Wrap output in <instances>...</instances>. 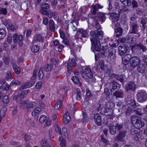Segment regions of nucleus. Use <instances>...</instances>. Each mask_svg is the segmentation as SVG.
I'll return each mask as SVG.
<instances>
[{
    "label": "nucleus",
    "mask_w": 147,
    "mask_h": 147,
    "mask_svg": "<svg viewBox=\"0 0 147 147\" xmlns=\"http://www.w3.org/2000/svg\"><path fill=\"white\" fill-rule=\"evenodd\" d=\"M78 32L77 29L74 26H73L72 27V29L70 31V33H68L67 32V33L69 35H71L72 36H73L76 35L77 34Z\"/></svg>",
    "instance_id": "nucleus-33"
},
{
    "label": "nucleus",
    "mask_w": 147,
    "mask_h": 147,
    "mask_svg": "<svg viewBox=\"0 0 147 147\" xmlns=\"http://www.w3.org/2000/svg\"><path fill=\"white\" fill-rule=\"evenodd\" d=\"M94 22L95 24V28H96L97 30L100 29L101 28V26L100 25L98 21L97 20H95L94 21Z\"/></svg>",
    "instance_id": "nucleus-54"
},
{
    "label": "nucleus",
    "mask_w": 147,
    "mask_h": 147,
    "mask_svg": "<svg viewBox=\"0 0 147 147\" xmlns=\"http://www.w3.org/2000/svg\"><path fill=\"white\" fill-rule=\"evenodd\" d=\"M78 32L81 34L82 37L83 38H86L87 37L88 34L86 31L83 29V28H80L78 29Z\"/></svg>",
    "instance_id": "nucleus-28"
},
{
    "label": "nucleus",
    "mask_w": 147,
    "mask_h": 147,
    "mask_svg": "<svg viewBox=\"0 0 147 147\" xmlns=\"http://www.w3.org/2000/svg\"><path fill=\"white\" fill-rule=\"evenodd\" d=\"M62 102L61 100H59L55 104L54 108L55 110H58L60 109L62 105Z\"/></svg>",
    "instance_id": "nucleus-37"
},
{
    "label": "nucleus",
    "mask_w": 147,
    "mask_h": 147,
    "mask_svg": "<svg viewBox=\"0 0 147 147\" xmlns=\"http://www.w3.org/2000/svg\"><path fill=\"white\" fill-rule=\"evenodd\" d=\"M70 120L71 118L69 116H67V117L63 118V122L65 124H66L69 123Z\"/></svg>",
    "instance_id": "nucleus-51"
},
{
    "label": "nucleus",
    "mask_w": 147,
    "mask_h": 147,
    "mask_svg": "<svg viewBox=\"0 0 147 147\" xmlns=\"http://www.w3.org/2000/svg\"><path fill=\"white\" fill-rule=\"evenodd\" d=\"M114 31L123 33V29L121 27L117 28L114 29Z\"/></svg>",
    "instance_id": "nucleus-64"
},
{
    "label": "nucleus",
    "mask_w": 147,
    "mask_h": 147,
    "mask_svg": "<svg viewBox=\"0 0 147 147\" xmlns=\"http://www.w3.org/2000/svg\"><path fill=\"white\" fill-rule=\"evenodd\" d=\"M41 9L40 10V12L44 15H47V11L46 9H49V4L47 3L42 4L41 5Z\"/></svg>",
    "instance_id": "nucleus-16"
},
{
    "label": "nucleus",
    "mask_w": 147,
    "mask_h": 147,
    "mask_svg": "<svg viewBox=\"0 0 147 147\" xmlns=\"http://www.w3.org/2000/svg\"><path fill=\"white\" fill-rule=\"evenodd\" d=\"M55 128L56 131L57 133H59V134H61V129L59 127L57 123H56L55 126Z\"/></svg>",
    "instance_id": "nucleus-52"
},
{
    "label": "nucleus",
    "mask_w": 147,
    "mask_h": 147,
    "mask_svg": "<svg viewBox=\"0 0 147 147\" xmlns=\"http://www.w3.org/2000/svg\"><path fill=\"white\" fill-rule=\"evenodd\" d=\"M128 49L129 47L125 45L119 46L118 48L119 55L121 56L123 55L127 52Z\"/></svg>",
    "instance_id": "nucleus-13"
},
{
    "label": "nucleus",
    "mask_w": 147,
    "mask_h": 147,
    "mask_svg": "<svg viewBox=\"0 0 147 147\" xmlns=\"http://www.w3.org/2000/svg\"><path fill=\"white\" fill-rule=\"evenodd\" d=\"M26 93H27V92L26 91H22L20 95V99H23L25 95H26Z\"/></svg>",
    "instance_id": "nucleus-58"
},
{
    "label": "nucleus",
    "mask_w": 147,
    "mask_h": 147,
    "mask_svg": "<svg viewBox=\"0 0 147 147\" xmlns=\"http://www.w3.org/2000/svg\"><path fill=\"white\" fill-rule=\"evenodd\" d=\"M127 132V131L125 130L119 131L118 135L115 138V140L118 142H124Z\"/></svg>",
    "instance_id": "nucleus-9"
},
{
    "label": "nucleus",
    "mask_w": 147,
    "mask_h": 147,
    "mask_svg": "<svg viewBox=\"0 0 147 147\" xmlns=\"http://www.w3.org/2000/svg\"><path fill=\"white\" fill-rule=\"evenodd\" d=\"M73 82L75 84H78L80 80L79 78L76 76H73L71 78Z\"/></svg>",
    "instance_id": "nucleus-49"
},
{
    "label": "nucleus",
    "mask_w": 147,
    "mask_h": 147,
    "mask_svg": "<svg viewBox=\"0 0 147 147\" xmlns=\"http://www.w3.org/2000/svg\"><path fill=\"white\" fill-rule=\"evenodd\" d=\"M115 127L116 129L118 131H121V130L123 128V124L117 123L115 125Z\"/></svg>",
    "instance_id": "nucleus-41"
},
{
    "label": "nucleus",
    "mask_w": 147,
    "mask_h": 147,
    "mask_svg": "<svg viewBox=\"0 0 147 147\" xmlns=\"http://www.w3.org/2000/svg\"><path fill=\"white\" fill-rule=\"evenodd\" d=\"M108 51L109 53V55L107 57L108 61L110 63L114 62L116 58L115 49L112 47H110Z\"/></svg>",
    "instance_id": "nucleus-7"
},
{
    "label": "nucleus",
    "mask_w": 147,
    "mask_h": 147,
    "mask_svg": "<svg viewBox=\"0 0 147 147\" xmlns=\"http://www.w3.org/2000/svg\"><path fill=\"white\" fill-rule=\"evenodd\" d=\"M116 78L117 80H119L121 83H123L125 78L123 75L119 74L116 76Z\"/></svg>",
    "instance_id": "nucleus-36"
},
{
    "label": "nucleus",
    "mask_w": 147,
    "mask_h": 147,
    "mask_svg": "<svg viewBox=\"0 0 147 147\" xmlns=\"http://www.w3.org/2000/svg\"><path fill=\"white\" fill-rule=\"evenodd\" d=\"M91 13L94 15L96 14V12L98 11V8H97L96 6L95 5H93L91 6Z\"/></svg>",
    "instance_id": "nucleus-31"
},
{
    "label": "nucleus",
    "mask_w": 147,
    "mask_h": 147,
    "mask_svg": "<svg viewBox=\"0 0 147 147\" xmlns=\"http://www.w3.org/2000/svg\"><path fill=\"white\" fill-rule=\"evenodd\" d=\"M42 84V83L41 81L38 82L35 85V88L38 89H40L41 88Z\"/></svg>",
    "instance_id": "nucleus-56"
},
{
    "label": "nucleus",
    "mask_w": 147,
    "mask_h": 147,
    "mask_svg": "<svg viewBox=\"0 0 147 147\" xmlns=\"http://www.w3.org/2000/svg\"><path fill=\"white\" fill-rule=\"evenodd\" d=\"M137 66V69L139 73L143 74L144 72L146 70L145 66L144 65L140 63Z\"/></svg>",
    "instance_id": "nucleus-19"
},
{
    "label": "nucleus",
    "mask_w": 147,
    "mask_h": 147,
    "mask_svg": "<svg viewBox=\"0 0 147 147\" xmlns=\"http://www.w3.org/2000/svg\"><path fill=\"white\" fill-rule=\"evenodd\" d=\"M105 106L106 108L112 109L114 107V104L112 102H106Z\"/></svg>",
    "instance_id": "nucleus-40"
},
{
    "label": "nucleus",
    "mask_w": 147,
    "mask_h": 147,
    "mask_svg": "<svg viewBox=\"0 0 147 147\" xmlns=\"http://www.w3.org/2000/svg\"><path fill=\"white\" fill-rule=\"evenodd\" d=\"M21 84V82L17 80H13L10 84V86H12L14 85H20Z\"/></svg>",
    "instance_id": "nucleus-50"
},
{
    "label": "nucleus",
    "mask_w": 147,
    "mask_h": 147,
    "mask_svg": "<svg viewBox=\"0 0 147 147\" xmlns=\"http://www.w3.org/2000/svg\"><path fill=\"white\" fill-rule=\"evenodd\" d=\"M43 39V38L40 34L36 35L34 38V40L33 42L34 43L36 41L42 42Z\"/></svg>",
    "instance_id": "nucleus-25"
},
{
    "label": "nucleus",
    "mask_w": 147,
    "mask_h": 147,
    "mask_svg": "<svg viewBox=\"0 0 147 147\" xmlns=\"http://www.w3.org/2000/svg\"><path fill=\"white\" fill-rule=\"evenodd\" d=\"M35 83L34 81L29 82L26 83L24 85L22 86L23 89H25L27 88H29L33 86Z\"/></svg>",
    "instance_id": "nucleus-29"
},
{
    "label": "nucleus",
    "mask_w": 147,
    "mask_h": 147,
    "mask_svg": "<svg viewBox=\"0 0 147 147\" xmlns=\"http://www.w3.org/2000/svg\"><path fill=\"white\" fill-rule=\"evenodd\" d=\"M59 142H60L61 147H65L66 146V140L64 139H63L62 137H59Z\"/></svg>",
    "instance_id": "nucleus-34"
},
{
    "label": "nucleus",
    "mask_w": 147,
    "mask_h": 147,
    "mask_svg": "<svg viewBox=\"0 0 147 147\" xmlns=\"http://www.w3.org/2000/svg\"><path fill=\"white\" fill-rule=\"evenodd\" d=\"M127 105H129L133 108L135 106V105L136 104V101L133 99L127 100Z\"/></svg>",
    "instance_id": "nucleus-35"
},
{
    "label": "nucleus",
    "mask_w": 147,
    "mask_h": 147,
    "mask_svg": "<svg viewBox=\"0 0 147 147\" xmlns=\"http://www.w3.org/2000/svg\"><path fill=\"white\" fill-rule=\"evenodd\" d=\"M133 112V110L131 107H129L126 110L125 114L126 115H129L132 112Z\"/></svg>",
    "instance_id": "nucleus-55"
},
{
    "label": "nucleus",
    "mask_w": 147,
    "mask_h": 147,
    "mask_svg": "<svg viewBox=\"0 0 147 147\" xmlns=\"http://www.w3.org/2000/svg\"><path fill=\"white\" fill-rule=\"evenodd\" d=\"M37 70L36 69H35L34 71L32 76L31 78V80H32L36 79L37 75Z\"/></svg>",
    "instance_id": "nucleus-61"
},
{
    "label": "nucleus",
    "mask_w": 147,
    "mask_h": 147,
    "mask_svg": "<svg viewBox=\"0 0 147 147\" xmlns=\"http://www.w3.org/2000/svg\"><path fill=\"white\" fill-rule=\"evenodd\" d=\"M13 69L16 73L19 74L20 72V69L16 64L13 65Z\"/></svg>",
    "instance_id": "nucleus-47"
},
{
    "label": "nucleus",
    "mask_w": 147,
    "mask_h": 147,
    "mask_svg": "<svg viewBox=\"0 0 147 147\" xmlns=\"http://www.w3.org/2000/svg\"><path fill=\"white\" fill-rule=\"evenodd\" d=\"M41 111V109L39 107H36L32 112V115L33 116H35L38 115Z\"/></svg>",
    "instance_id": "nucleus-32"
},
{
    "label": "nucleus",
    "mask_w": 147,
    "mask_h": 147,
    "mask_svg": "<svg viewBox=\"0 0 147 147\" xmlns=\"http://www.w3.org/2000/svg\"><path fill=\"white\" fill-rule=\"evenodd\" d=\"M133 8L138 7V3L136 0H131V6Z\"/></svg>",
    "instance_id": "nucleus-38"
},
{
    "label": "nucleus",
    "mask_w": 147,
    "mask_h": 147,
    "mask_svg": "<svg viewBox=\"0 0 147 147\" xmlns=\"http://www.w3.org/2000/svg\"><path fill=\"white\" fill-rule=\"evenodd\" d=\"M13 42L16 43L18 42L19 43V45L22 47L23 45V36L22 35H19L18 36L17 33L14 34L13 36Z\"/></svg>",
    "instance_id": "nucleus-10"
},
{
    "label": "nucleus",
    "mask_w": 147,
    "mask_h": 147,
    "mask_svg": "<svg viewBox=\"0 0 147 147\" xmlns=\"http://www.w3.org/2000/svg\"><path fill=\"white\" fill-rule=\"evenodd\" d=\"M109 15V18L112 20V22H115L118 21L119 20V16L115 12L109 13H108Z\"/></svg>",
    "instance_id": "nucleus-14"
},
{
    "label": "nucleus",
    "mask_w": 147,
    "mask_h": 147,
    "mask_svg": "<svg viewBox=\"0 0 147 147\" xmlns=\"http://www.w3.org/2000/svg\"><path fill=\"white\" fill-rule=\"evenodd\" d=\"M93 119L95 123L98 125H101V117L100 115L98 113L95 114L94 115Z\"/></svg>",
    "instance_id": "nucleus-15"
},
{
    "label": "nucleus",
    "mask_w": 147,
    "mask_h": 147,
    "mask_svg": "<svg viewBox=\"0 0 147 147\" xmlns=\"http://www.w3.org/2000/svg\"><path fill=\"white\" fill-rule=\"evenodd\" d=\"M82 93L80 90L78 89L77 90L76 98L78 100H80L82 98Z\"/></svg>",
    "instance_id": "nucleus-44"
},
{
    "label": "nucleus",
    "mask_w": 147,
    "mask_h": 147,
    "mask_svg": "<svg viewBox=\"0 0 147 147\" xmlns=\"http://www.w3.org/2000/svg\"><path fill=\"white\" fill-rule=\"evenodd\" d=\"M7 109L5 107L2 108L0 111V122L2 119L4 118L6 115Z\"/></svg>",
    "instance_id": "nucleus-26"
},
{
    "label": "nucleus",
    "mask_w": 147,
    "mask_h": 147,
    "mask_svg": "<svg viewBox=\"0 0 147 147\" xmlns=\"http://www.w3.org/2000/svg\"><path fill=\"white\" fill-rule=\"evenodd\" d=\"M136 88V85L133 81L129 82L125 86V90L127 92L128 91L131 92H134Z\"/></svg>",
    "instance_id": "nucleus-11"
},
{
    "label": "nucleus",
    "mask_w": 147,
    "mask_h": 147,
    "mask_svg": "<svg viewBox=\"0 0 147 147\" xmlns=\"http://www.w3.org/2000/svg\"><path fill=\"white\" fill-rule=\"evenodd\" d=\"M141 137V134L140 133H138L135 135L134 137L135 140H138Z\"/></svg>",
    "instance_id": "nucleus-57"
},
{
    "label": "nucleus",
    "mask_w": 147,
    "mask_h": 147,
    "mask_svg": "<svg viewBox=\"0 0 147 147\" xmlns=\"http://www.w3.org/2000/svg\"><path fill=\"white\" fill-rule=\"evenodd\" d=\"M140 63L141 60L139 57L136 56H133L130 60V67L132 69H134L140 64Z\"/></svg>",
    "instance_id": "nucleus-8"
},
{
    "label": "nucleus",
    "mask_w": 147,
    "mask_h": 147,
    "mask_svg": "<svg viewBox=\"0 0 147 147\" xmlns=\"http://www.w3.org/2000/svg\"><path fill=\"white\" fill-rule=\"evenodd\" d=\"M122 63L124 64L125 65H126L127 64L129 61H128V59H125L123 56L122 57Z\"/></svg>",
    "instance_id": "nucleus-60"
},
{
    "label": "nucleus",
    "mask_w": 147,
    "mask_h": 147,
    "mask_svg": "<svg viewBox=\"0 0 147 147\" xmlns=\"http://www.w3.org/2000/svg\"><path fill=\"white\" fill-rule=\"evenodd\" d=\"M44 74L43 72V70L42 68L40 69L39 71L38 72V77L39 79L40 80H41L43 77Z\"/></svg>",
    "instance_id": "nucleus-45"
},
{
    "label": "nucleus",
    "mask_w": 147,
    "mask_h": 147,
    "mask_svg": "<svg viewBox=\"0 0 147 147\" xmlns=\"http://www.w3.org/2000/svg\"><path fill=\"white\" fill-rule=\"evenodd\" d=\"M53 64H46L45 66L41 68H42V70L48 72L51 71L52 69L53 68Z\"/></svg>",
    "instance_id": "nucleus-23"
},
{
    "label": "nucleus",
    "mask_w": 147,
    "mask_h": 147,
    "mask_svg": "<svg viewBox=\"0 0 147 147\" xmlns=\"http://www.w3.org/2000/svg\"><path fill=\"white\" fill-rule=\"evenodd\" d=\"M101 111L103 113L102 114L105 115H111L113 113V110L111 109L105 108V107H102L101 109Z\"/></svg>",
    "instance_id": "nucleus-17"
},
{
    "label": "nucleus",
    "mask_w": 147,
    "mask_h": 147,
    "mask_svg": "<svg viewBox=\"0 0 147 147\" xmlns=\"http://www.w3.org/2000/svg\"><path fill=\"white\" fill-rule=\"evenodd\" d=\"M136 17L134 14L131 15L129 22L130 28L129 33L134 34L136 37L138 38L140 36V34L139 32L138 22L136 20Z\"/></svg>",
    "instance_id": "nucleus-2"
},
{
    "label": "nucleus",
    "mask_w": 147,
    "mask_h": 147,
    "mask_svg": "<svg viewBox=\"0 0 147 147\" xmlns=\"http://www.w3.org/2000/svg\"><path fill=\"white\" fill-rule=\"evenodd\" d=\"M131 0H120V1L125 7H130L131 6Z\"/></svg>",
    "instance_id": "nucleus-30"
},
{
    "label": "nucleus",
    "mask_w": 147,
    "mask_h": 147,
    "mask_svg": "<svg viewBox=\"0 0 147 147\" xmlns=\"http://www.w3.org/2000/svg\"><path fill=\"white\" fill-rule=\"evenodd\" d=\"M7 11L6 9L2 8L0 9V14L5 15L7 14Z\"/></svg>",
    "instance_id": "nucleus-59"
},
{
    "label": "nucleus",
    "mask_w": 147,
    "mask_h": 147,
    "mask_svg": "<svg viewBox=\"0 0 147 147\" xmlns=\"http://www.w3.org/2000/svg\"><path fill=\"white\" fill-rule=\"evenodd\" d=\"M130 121L133 126L138 129L141 128L144 125V122L142 121L140 117L136 115L131 116Z\"/></svg>",
    "instance_id": "nucleus-3"
},
{
    "label": "nucleus",
    "mask_w": 147,
    "mask_h": 147,
    "mask_svg": "<svg viewBox=\"0 0 147 147\" xmlns=\"http://www.w3.org/2000/svg\"><path fill=\"white\" fill-rule=\"evenodd\" d=\"M32 52L34 53L37 52L39 50V47L36 45H33L31 48Z\"/></svg>",
    "instance_id": "nucleus-46"
},
{
    "label": "nucleus",
    "mask_w": 147,
    "mask_h": 147,
    "mask_svg": "<svg viewBox=\"0 0 147 147\" xmlns=\"http://www.w3.org/2000/svg\"><path fill=\"white\" fill-rule=\"evenodd\" d=\"M108 127L110 134L113 135L116 133V129L115 126L113 125H109Z\"/></svg>",
    "instance_id": "nucleus-27"
},
{
    "label": "nucleus",
    "mask_w": 147,
    "mask_h": 147,
    "mask_svg": "<svg viewBox=\"0 0 147 147\" xmlns=\"http://www.w3.org/2000/svg\"><path fill=\"white\" fill-rule=\"evenodd\" d=\"M21 106L28 112H31L36 105L35 102H29L28 100L22 101L20 103Z\"/></svg>",
    "instance_id": "nucleus-4"
},
{
    "label": "nucleus",
    "mask_w": 147,
    "mask_h": 147,
    "mask_svg": "<svg viewBox=\"0 0 147 147\" xmlns=\"http://www.w3.org/2000/svg\"><path fill=\"white\" fill-rule=\"evenodd\" d=\"M90 34L91 36L90 38L92 45H94L95 50L97 51L102 50L103 51H107L110 47H109L108 45L106 42H102V47L101 48V42L102 40L103 32L100 30H91Z\"/></svg>",
    "instance_id": "nucleus-1"
},
{
    "label": "nucleus",
    "mask_w": 147,
    "mask_h": 147,
    "mask_svg": "<svg viewBox=\"0 0 147 147\" xmlns=\"http://www.w3.org/2000/svg\"><path fill=\"white\" fill-rule=\"evenodd\" d=\"M12 78L11 72L10 71H8L6 74V79L9 81L11 80Z\"/></svg>",
    "instance_id": "nucleus-48"
},
{
    "label": "nucleus",
    "mask_w": 147,
    "mask_h": 147,
    "mask_svg": "<svg viewBox=\"0 0 147 147\" xmlns=\"http://www.w3.org/2000/svg\"><path fill=\"white\" fill-rule=\"evenodd\" d=\"M41 145L42 147H47L46 140H42L41 142Z\"/></svg>",
    "instance_id": "nucleus-63"
},
{
    "label": "nucleus",
    "mask_w": 147,
    "mask_h": 147,
    "mask_svg": "<svg viewBox=\"0 0 147 147\" xmlns=\"http://www.w3.org/2000/svg\"><path fill=\"white\" fill-rule=\"evenodd\" d=\"M136 95L137 100L139 102H142L147 99V94L144 90L138 91Z\"/></svg>",
    "instance_id": "nucleus-6"
},
{
    "label": "nucleus",
    "mask_w": 147,
    "mask_h": 147,
    "mask_svg": "<svg viewBox=\"0 0 147 147\" xmlns=\"http://www.w3.org/2000/svg\"><path fill=\"white\" fill-rule=\"evenodd\" d=\"M107 13H103L102 12H99L97 13V16L99 18L100 20L102 22H104L106 19L105 16Z\"/></svg>",
    "instance_id": "nucleus-20"
},
{
    "label": "nucleus",
    "mask_w": 147,
    "mask_h": 147,
    "mask_svg": "<svg viewBox=\"0 0 147 147\" xmlns=\"http://www.w3.org/2000/svg\"><path fill=\"white\" fill-rule=\"evenodd\" d=\"M133 47L135 48L138 50H141L143 52H147V47L141 44L135 45L133 46Z\"/></svg>",
    "instance_id": "nucleus-18"
},
{
    "label": "nucleus",
    "mask_w": 147,
    "mask_h": 147,
    "mask_svg": "<svg viewBox=\"0 0 147 147\" xmlns=\"http://www.w3.org/2000/svg\"><path fill=\"white\" fill-rule=\"evenodd\" d=\"M6 35V32L3 29H0V39H3Z\"/></svg>",
    "instance_id": "nucleus-39"
},
{
    "label": "nucleus",
    "mask_w": 147,
    "mask_h": 147,
    "mask_svg": "<svg viewBox=\"0 0 147 147\" xmlns=\"http://www.w3.org/2000/svg\"><path fill=\"white\" fill-rule=\"evenodd\" d=\"M101 141L105 144L104 145L105 146H107L109 143V141L105 138L104 136L103 135L101 136Z\"/></svg>",
    "instance_id": "nucleus-43"
},
{
    "label": "nucleus",
    "mask_w": 147,
    "mask_h": 147,
    "mask_svg": "<svg viewBox=\"0 0 147 147\" xmlns=\"http://www.w3.org/2000/svg\"><path fill=\"white\" fill-rule=\"evenodd\" d=\"M2 100L3 102L5 104H7L9 101L8 97L7 95L3 96L2 98Z\"/></svg>",
    "instance_id": "nucleus-42"
},
{
    "label": "nucleus",
    "mask_w": 147,
    "mask_h": 147,
    "mask_svg": "<svg viewBox=\"0 0 147 147\" xmlns=\"http://www.w3.org/2000/svg\"><path fill=\"white\" fill-rule=\"evenodd\" d=\"M92 94L91 91L88 89H87L86 90V96L87 97L89 98V97L92 96Z\"/></svg>",
    "instance_id": "nucleus-62"
},
{
    "label": "nucleus",
    "mask_w": 147,
    "mask_h": 147,
    "mask_svg": "<svg viewBox=\"0 0 147 147\" xmlns=\"http://www.w3.org/2000/svg\"><path fill=\"white\" fill-rule=\"evenodd\" d=\"M112 88L111 90V92L115 90H119L120 88V85L116 81H113L112 84Z\"/></svg>",
    "instance_id": "nucleus-22"
},
{
    "label": "nucleus",
    "mask_w": 147,
    "mask_h": 147,
    "mask_svg": "<svg viewBox=\"0 0 147 147\" xmlns=\"http://www.w3.org/2000/svg\"><path fill=\"white\" fill-rule=\"evenodd\" d=\"M49 29L52 31L54 32L55 30V26L54 21L51 19L49 23Z\"/></svg>",
    "instance_id": "nucleus-24"
},
{
    "label": "nucleus",
    "mask_w": 147,
    "mask_h": 147,
    "mask_svg": "<svg viewBox=\"0 0 147 147\" xmlns=\"http://www.w3.org/2000/svg\"><path fill=\"white\" fill-rule=\"evenodd\" d=\"M46 119V116L44 115H42L40 116L39 118V121L41 123H43Z\"/></svg>",
    "instance_id": "nucleus-53"
},
{
    "label": "nucleus",
    "mask_w": 147,
    "mask_h": 147,
    "mask_svg": "<svg viewBox=\"0 0 147 147\" xmlns=\"http://www.w3.org/2000/svg\"><path fill=\"white\" fill-rule=\"evenodd\" d=\"M81 75L83 78L85 79V76L89 78L88 82H92L95 80V79L93 76L92 72L91 69L88 67L86 68L84 71H81Z\"/></svg>",
    "instance_id": "nucleus-5"
},
{
    "label": "nucleus",
    "mask_w": 147,
    "mask_h": 147,
    "mask_svg": "<svg viewBox=\"0 0 147 147\" xmlns=\"http://www.w3.org/2000/svg\"><path fill=\"white\" fill-rule=\"evenodd\" d=\"M133 108L134 109L133 112L135 114L141 116L144 113L142 107L138 104H136Z\"/></svg>",
    "instance_id": "nucleus-12"
},
{
    "label": "nucleus",
    "mask_w": 147,
    "mask_h": 147,
    "mask_svg": "<svg viewBox=\"0 0 147 147\" xmlns=\"http://www.w3.org/2000/svg\"><path fill=\"white\" fill-rule=\"evenodd\" d=\"M113 94L116 98H122L123 96V92L121 90L116 91Z\"/></svg>",
    "instance_id": "nucleus-21"
}]
</instances>
